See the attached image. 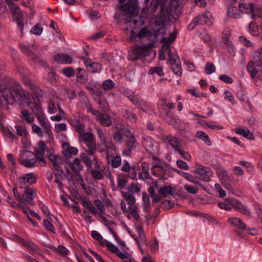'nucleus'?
Wrapping results in <instances>:
<instances>
[{
    "instance_id": "72a5a7b5",
    "label": "nucleus",
    "mask_w": 262,
    "mask_h": 262,
    "mask_svg": "<svg viewBox=\"0 0 262 262\" xmlns=\"http://www.w3.org/2000/svg\"><path fill=\"white\" fill-rule=\"evenodd\" d=\"M55 61L59 63H71L72 58L69 55L63 54H59L54 57Z\"/></svg>"
},
{
    "instance_id": "de8ad7c7",
    "label": "nucleus",
    "mask_w": 262,
    "mask_h": 262,
    "mask_svg": "<svg viewBox=\"0 0 262 262\" xmlns=\"http://www.w3.org/2000/svg\"><path fill=\"white\" fill-rule=\"evenodd\" d=\"M143 171L139 173V177L140 179L144 181L150 179V176L148 173V167L145 164L142 165Z\"/></svg>"
},
{
    "instance_id": "473e14b6",
    "label": "nucleus",
    "mask_w": 262,
    "mask_h": 262,
    "mask_svg": "<svg viewBox=\"0 0 262 262\" xmlns=\"http://www.w3.org/2000/svg\"><path fill=\"white\" fill-rule=\"evenodd\" d=\"M157 191L163 198H166L169 195H172L173 194V189L171 186L159 187Z\"/></svg>"
},
{
    "instance_id": "37998d69",
    "label": "nucleus",
    "mask_w": 262,
    "mask_h": 262,
    "mask_svg": "<svg viewBox=\"0 0 262 262\" xmlns=\"http://www.w3.org/2000/svg\"><path fill=\"white\" fill-rule=\"evenodd\" d=\"M108 163L110 164L111 166L114 168H117L121 164V158L119 156H116L113 157L110 155V162L107 161Z\"/></svg>"
},
{
    "instance_id": "09e8293b",
    "label": "nucleus",
    "mask_w": 262,
    "mask_h": 262,
    "mask_svg": "<svg viewBox=\"0 0 262 262\" xmlns=\"http://www.w3.org/2000/svg\"><path fill=\"white\" fill-rule=\"evenodd\" d=\"M196 137L204 141L207 145H210L211 144V142L210 141L208 136L204 132L202 131L198 132L196 134Z\"/></svg>"
},
{
    "instance_id": "ddd939ff",
    "label": "nucleus",
    "mask_w": 262,
    "mask_h": 262,
    "mask_svg": "<svg viewBox=\"0 0 262 262\" xmlns=\"http://www.w3.org/2000/svg\"><path fill=\"white\" fill-rule=\"evenodd\" d=\"M93 162H95L94 168L90 170L91 175L94 180H102L104 176L101 170V162L98 160L97 157L93 158Z\"/></svg>"
},
{
    "instance_id": "dca6fc26",
    "label": "nucleus",
    "mask_w": 262,
    "mask_h": 262,
    "mask_svg": "<svg viewBox=\"0 0 262 262\" xmlns=\"http://www.w3.org/2000/svg\"><path fill=\"white\" fill-rule=\"evenodd\" d=\"M127 212L128 213H126L125 215L128 219H133L137 222H140L141 221V219L139 214V208L137 205L129 206Z\"/></svg>"
},
{
    "instance_id": "2f4dec72",
    "label": "nucleus",
    "mask_w": 262,
    "mask_h": 262,
    "mask_svg": "<svg viewBox=\"0 0 262 262\" xmlns=\"http://www.w3.org/2000/svg\"><path fill=\"white\" fill-rule=\"evenodd\" d=\"M235 132L236 134H239L248 139H254L253 134L247 128L238 127L235 129Z\"/></svg>"
},
{
    "instance_id": "69168bd1",
    "label": "nucleus",
    "mask_w": 262,
    "mask_h": 262,
    "mask_svg": "<svg viewBox=\"0 0 262 262\" xmlns=\"http://www.w3.org/2000/svg\"><path fill=\"white\" fill-rule=\"evenodd\" d=\"M88 111L91 112L92 114L96 116V119L97 120H99L101 116L103 115L100 111L93 110L92 105L90 104H89L88 107Z\"/></svg>"
},
{
    "instance_id": "39448f33",
    "label": "nucleus",
    "mask_w": 262,
    "mask_h": 262,
    "mask_svg": "<svg viewBox=\"0 0 262 262\" xmlns=\"http://www.w3.org/2000/svg\"><path fill=\"white\" fill-rule=\"evenodd\" d=\"M18 161L26 167L32 168L35 166L37 159L34 153L29 150H23L20 154Z\"/></svg>"
},
{
    "instance_id": "774afa93",
    "label": "nucleus",
    "mask_w": 262,
    "mask_h": 262,
    "mask_svg": "<svg viewBox=\"0 0 262 262\" xmlns=\"http://www.w3.org/2000/svg\"><path fill=\"white\" fill-rule=\"evenodd\" d=\"M148 73L150 74L157 73L159 76H162L164 74L162 68L160 67L151 68Z\"/></svg>"
},
{
    "instance_id": "ea45409f",
    "label": "nucleus",
    "mask_w": 262,
    "mask_h": 262,
    "mask_svg": "<svg viewBox=\"0 0 262 262\" xmlns=\"http://www.w3.org/2000/svg\"><path fill=\"white\" fill-rule=\"evenodd\" d=\"M142 200L143 201V210L148 212L151 209L150 198L148 194L145 192L142 193Z\"/></svg>"
},
{
    "instance_id": "338daca9",
    "label": "nucleus",
    "mask_w": 262,
    "mask_h": 262,
    "mask_svg": "<svg viewBox=\"0 0 262 262\" xmlns=\"http://www.w3.org/2000/svg\"><path fill=\"white\" fill-rule=\"evenodd\" d=\"M8 201L12 206H13L14 207L20 208L21 209V210L23 211V212L24 213H26V209L25 207V206H24V205H23L22 204H19L16 203L15 202L12 201L11 200V199L10 198H8Z\"/></svg>"
},
{
    "instance_id": "4468645a",
    "label": "nucleus",
    "mask_w": 262,
    "mask_h": 262,
    "mask_svg": "<svg viewBox=\"0 0 262 262\" xmlns=\"http://www.w3.org/2000/svg\"><path fill=\"white\" fill-rule=\"evenodd\" d=\"M210 23V19L206 13L195 17L192 22L188 25V28L192 30L197 25L208 24Z\"/></svg>"
},
{
    "instance_id": "423d86ee",
    "label": "nucleus",
    "mask_w": 262,
    "mask_h": 262,
    "mask_svg": "<svg viewBox=\"0 0 262 262\" xmlns=\"http://www.w3.org/2000/svg\"><path fill=\"white\" fill-rule=\"evenodd\" d=\"M6 1L10 11L12 13V16L14 19L16 21L18 26L20 27L21 31L24 27V19L22 12L20 8L17 6L15 5L13 2L8 0Z\"/></svg>"
},
{
    "instance_id": "c9c22d12",
    "label": "nucleus",
    "mask_w": 262,
    "mask_h": 262,
    "mask_svg": "<svg viewBox=\"0 0 262 262\" xmlns=\"http://www.w3.org/2000/svg\"><path fill=\"white\" fill-rule=\"evenodd\" d=\"M97 96L94 97V99L99 104L100 108L104 111H106L108 107L107 103L102 99V94L101 92H97Z\"/></svg>"
},
{
    "instance_id": "9b49d317",
    "label": "nucleus",
    "mask_w": 262,
    "mask_h": 262,
    "mask_svg": "<svg viewBox=\"0 0 262 262\" xmlns=\"http://www.w3.org/2000/svg\"><path fill=\"white\" fill-rule=\"evenodd\" d=\"M121 171L126 173V175L133 180L137 179V168L133 165L131 166L126 160L123 161L121 167Z\"/></svg>"
},
{
    "instance_id": "864d4df0",
    "label": "nucleus",
    "mask_w": 262,
    "mask_h": 262,
    "mask_svg": "<svg viewBox=\"0 0 262 262\" xmlns=\"http://www.w3.org/2000/svg\"><path fill=\"white\" fill-rule=\"evenodd\" d=\"M123 116L125 118L132 122H135L137 121V115L128 110H125L124 111Z\"/></svg>"
},
{
    "instance_id": "a19ab883",
    "label": "nucleus",
    "mask_w": 262,
    "mask_h": 262,
    "mask_svg": "<svg viewBox=\"0 0 262 262\" xmlns=\"http://www.w3.org/2000/svg\"><path fill=\"white\" fill-rule=\"evenodd\" d=\"M198 175L199 178L204 181H209L210 180V171L204 168H201L198 171Z\"/></svg>"
},
{
    "instance_id": "7ed1b4c3",
    "label": "nucleus",
    "mask_w": 262,
    "mask_h": 262,
    "mask_svg": "<svg viewBox=\"0 0 262 262\" xmlns=\"http://www.w3.org/2000/svg\"><path fill=\"white\" fill-rule=\"evenodd\" d=\"M246 69L251 78L262 79V48L254 51L252 59L247 64Z\"/></svg>"
},
{
    "instance_id": "cd10ccee",
    "label": "nucleus",
    "mask_w": 262,
    "mask_h": 262,
    "mask_svg": "<svg viewBox=\"0 0 262 262\" xmlns=\"http://www.w3.org/2000/svg\"><path fill=\"white\" fill-rule=\"evenodd\" d=\"M237 6L239 8L241 14L242 13H251V16H252V11L255 6H253L251 3H241L237 4Z\"/></svg>"
},
{
    "instance_id": "4be33fe9",
    "label": "nucleus",
    "mask_w": 262,
    "mask_h": 262,
    "mask_svg": "<svg viewBox=\"0 0 262 262\" xmlns=\"http://www.w3.org/2000/svg\"><path fill=\"white\" fill-rule=\"evenodd\" d=\"M34 193L35 191L33 189L26 188L25 190L24 193L21 196L23 202L24 201L27 204L33 205V194Z\"/></svg>"
},
{
    "instance_id": "1a4fd4ad",
    "label": "nucleus",
    "mask_w": 262,
    "mask_h": 262,
    "mask_svg": "<svg viewBox=\"0 0 262 262\" xmlns=\"http://www.w3.org/2000/svg\"><path fill=\"white\" fill-rule=\"evenodd\" d=\"M225 202L232 205L236 210L242 213L247 216L251 215L250 211L238 200L232 198H228L225 199Z\"/></svg>"
},
{
    "instance_id": "c03bdc74",
    "label": "nucleus",
    "mask_w": 262,
    "mask_h": 262,
    "mask_svg": "<svg viewBox=\"0 0 262 262\" xmlns=\"http://www.w3.org/2000/svg\"><path fill=\"white\" fill-rule=\"evenodd\" d=\"M137 233L138 235L137 237V243L139 245V242L144 243L146 242V237L145 236L144 232L142 226H139L136 227Z\"/></svg>"
},
{
    "instance_id": "bf43d9fd",
    "label": "nucleus",
    "mask_w": 262,
    "mask_h": 262,
    "mask_svg": "<svg viewBox=\"0 0 262 262\" xmlns=\"http://www.w3.org/2000/svg\"><path fill=\"white\" fill-rule=\"evenodd\" d=\"M76 130L78 132L79 137L84 133V125L83 123H81L79 121H77V123L74 125Z\"/></svg>"
},
{
    "instance_id": "aec40b11",
    "label": "nucleus",
    "mask_w": 262,
    "mask_h": 262,
    "mask_svg": "<svg viewBox=\"0 0 262 262\" xmlns=\"http://www.w3.org/2000/svg\"><path fill=\"white\" fill-rule=\"evenodd\" d=\"M160 30H154V32L149 31L147 28L144 27L141 29L138 34V37L140 38L143 37H149L151 38L152 36L154 37V39L152 40V43H155L156 39L159 34Z\"/></svg>"
},
{
    "instance_id": "c85d7f7f",
    "label": "nucleus",
    "mask_w": 262,
    "mask_h": 262,
    "mask_svg": "<svg viewBox=\"0 0 262 262\" xmlns=\"http://www.w3.org/2000/svg\"><path fill=\"white\" fill-rule=\"evenodd\" d=\"M250 33L253 36H260L262 35V25L258 26L254 22H251L249 25Z\"/></svg>"
},
{
    "instance_id": "e2e57ef3",
    "label": "nucleus",
    "mask_w": 262,
    "mask_h": 262,
    "mask_svg": "<svg viewBox=\"0 0 262 262\" xmlns=\"http://www.w3.org/2000/svg\"><path fill=\"white\" fill-rule=\"evenodd\" d=\"M205 70L207 74H210L215 71V67L213 63L207 62L206 64Z\"/></svg>"
},
{
    "instance_id": "f8f14e48",
    "label": "nucleus",
    "mask_w": 262,
    "mask_h": 262,
    "mask_svg": "<svg viewBox=\"0 0 262 262\" xmlns=\"http://www.w3.org/2000/svg\"><path fill=\"white\" fill-rule=\"evenodd\" d=\"M154 47V43H150L146 46L137 47L133 50V53L135 55L134 60H137L142 56H147L149 55L150 50Z\"/></svg>"
},
{
    "instance_id": "4c0bfd02",
    "label": "nucleus",
    "mask_w": 262,
    "mask_h": 262,
    "mask_svg": "<svg viewBox=\"0 0 262 262\" xmlns=\"http://www.w3.org/2000/svg\"><path fill=\"white\" fill-rule=\"evenodd\" d=\"M102 144L104 145L106 151L107 152V161L110 162V155H111V154H112V151L115 150V145L112 141L107 140H104Z\"/></svg>"
},
{
    "instance_id": "49530a36",
    "label": "nucleus",
    "mask_w": 262,
    "mask_h": 262,
    "mask_svg": "<svg viewBox=\"0 0 262 262\" xmlns=\"http://www.w3.org/2000/svg\"><path fill=\"white\" fill-rule=\"evenodd\" d=\"M90 155H89L86 152L85 153H82L80 155V158L83 163L85 165L91 168L92 166V162L93 161V159L92 160L90 157Z\"/></svg>"
},
{
    "instance_id": "680f3d73",
    "label": "nucleus",
    "mask_w": 262,
    "mask_h": 262,
    "mask_svg": "<svg viewBox=\"0 0 262 262\" xmlns=\"http://www.w3.org/2000/svg\"><path fill=\"white\" fill-rule=\"evenodd\" d=\"M15 128L18 135L23 137L24 138L26 137L27 135V132L25 127L20 125H16Z\"/></svg>"
},
{
    "instance_id": "b1692460",
    "label": "nucleus",
    "mask_w": 262,
    "mask_h": 262,
    "mask_svg": "<svg viewBox=\"0 0 262 262\" xmlns=\"http://www.w3.org/2000/svg\"><path fill=\"white\" fill-rule=\"evenodd\" d=\"M86 148L85 151L89 155H91L94 158L97 157L96 156V152L97 150V146L95 140L84 143Z\"/></svg>"
},
{
    "instance_id": "f257e3e1",
    "label": "nucleus",
    "mask_w": 262,
    "mask_h": 262,
    "mask_svg": "<svg viewBox=\"0 0 262 262\" xmlns=\"http://www.w3.org/2000/svg\"><path fill=\"white\" fill-rule=\"evenodd\" d=\"M116 130L113 134L114 140L117 143L121 144L123 141V137H125L126 148L122 150V155L130 156L132 149L136 146L137 143L135 135L128 128L122 127H116Z\"/></svg>"
},
{
    "instance_id": "f704fd0d",
    "label": "nucleus",
    "mask_w": 262,
    "mask_h": 262,
    "mask_svg": "<svg viewBox=\"0 0 262 262\" xmlns=\"http://www.w3.org/2000/svg\"><path fill=\"white\" fill-rule=\"evenodd\" d=\"M70 168L75 174H77L83 168L81 163V161L78 158H76L72 162L70 163Z\"/></svg>"
},
{
    "instance_id": "58836bf2",
    "label": "nucleus",
    "mask_w": 262,
    "mask_h": 262,
    "mask_svg": "<svg viewBox=\"0 0 262 262\" xmlns=\"http://www.w3.org/2000/svg\"><path fill=\"white\" fill-rule=\"evenodd\" d=\"M45 152V151H42L39 149L35 150L34 155L36 156L37 161H38L40 165L41 166H45L46 165L44 158Z\"/></svg>"
},
{
    "instance_id": "f3484780",
    "label": "nucleus",
    "mask_w": 262,
    "mask_h": 262,
    "mask_svg": "<svg viewBox=\"0 0 262 262\" xmlns=\"http://www.w3.org/2000/svg\"><path fill=\"white\" fill-rule=\"evenodd\" d=\"M231 33V30L226 28L224 30L222 34V41L226 46L230 52L234 51V46L230 40Z\"/></svg>"
},
{
    "instance_id": "20e7f679",
    "label": "nucleus",
    "mask_w": 262,
    "mask_h": 262,
    "mask_svg": "<svg viewBox=\"0 0 262 262\" xmlns=\"http://www.w3.org/2000/svg\"><path fill=\"white\" fill-rule=\"evenodd\" d=\"M118 8L120 10L125 12L124 14L126 16L124 19L125 24L131 23L132 18L137 15L139 11L136 3L130 1H128L125 5L119 6Z\"/></svg>"
},
{
    "instance_id": "79ce46f5",
    "label": "nucleus",
    "mask_w": 262,
    "mask_h": 262,
    "mask_svg": "<svg viewBox=\"0 0 262 262\" xmlns=\"http://www.w3.org/2000/svg\"><path fill=\"white\" fill-rule=\"evenodd\" d=\"M122 195L127 202V203L129 205V206L137 205L136 204V199L132 193L129 192H123Z\"/></svg>"
},
{
    "instance_id": "4d7b16f0",
    "label": "nucleus",
    "mask_w": 262,
    "mask_h": 262,
    "mask_svg": "<svg viewBox=\"0 0 262 262\" xmlns=\"http://www.w3.org/2000/svg\"><path fill=\"white\" fill-rule=\"evenodd\" d=\"M138 107L139 109L142 110L144 112L147 113H151L152 112V109L151 107L145 101H144L143 100L140 103V104L138 105Z\"/></svg>"
},
{
    "instance_id": "393cba45",
    "label": "nucleus",
    "mask_w": 262,
    "mask_h": 262,
    "mask_svg": "<svg viewBox=\"0 0 262 262\" xmlns=\"http://www.w3.org/2000/svg\"><path fill=\"white\" fill-rule=\"evenodd\" d=\"M241 15L239 8L237 6V4H233L231 2V5L229 7L228 11V15L230 17L236 18Z\"/></svg>"
},
{
    "instance_id": "0e129e2a",
    "label": "nucleus",
    "mask_w": 262,
    "mask_h": 262,
    "mask_svg": "<svg viewBox=\"0 0 262 262\" xmlns=\"http://www.w3.org/2000/svg\"><path fill=\"white\" fill-rule=\"evenodd\" d=\"M103 246H106L111 252L115 254H116L119 251L118 248L116 246L108 242L107 241H106V243H104Z\"/></svg>"
},
{
    "instance_id": "2eb2a0df",
    "label": "nucleus",
    "mask_w": 262,
    "mask_h": 262,
    "mask_svg": "<svg viewBox=\"0 0 262 262\" xmlns=\"http://www.w3.org/2000/svg\"><path fill=\"white\" fill-rule=\"evenodd\" d=\"M16 99L17 97H15L11 94L9 95L3 94L2 96H0V109H8L7 105L13 104Z\"/></svg>"
},
{
    "instance_id": "e433bc0d",
    "label": "nucleus",
    "mask_w": 262,
    "mask_h": 262,
    "mask_svg": "<svg viewBox=\"0 0 262 262\" xmlns=\"http://www.w3.org/2000/svg\"><path fill=\"white\" fill-rule=\"evenodd\" d=\"M176 38V34L174 32H172L168 38L163 37L161 39V42L164 43L163 46V48H166L170 49L169 48V45L171 42H173Z\"/></svg>"
},
{
    "instance_id": "5701e85b",
    "label": "nucleus",
    "mask_w": 262,
    "mask_h": 262,
    "mask_svg": "<svg viewBox=\"0 0 262 262\" xmlns=\"http://www.w3.org/2000/svg\"><path fill=\"white\" fill-rule=\"evenodd\" d=\"M19 47L21 51L27 54L30 58V59L33 60L35 62L40 63L43 62L39 57H38L37 55H34V53L25 45L20 44Z\"/></svg>"
},
{
    "instance_id": "bb28decb",
    "label": "nucleus",
    "mask_w": 262,
    "mask_h": 262,
    "mask_svg": "<svg viewBox=\"0 0 262 262\" xmlns=\"http://www.w3.org/2000/svg\"><path fill=\"white\" fill-rule=\"evenodd\" d=\"M228 222L241 230H245L246 229V225L238 217H230L228 219Z\"/></svg>"
},
{
    "instance_id": "c756f323",
    "label": "nucleus",
    "mask_w": 262,
    "mask_h": 262,
    "mask_svg": "<svg viewBox=\"0 0 262 262\" xmlns=\"http://www.w3.org/2000/svg\"><path fill=\"white\" fill-rule=\"evenodd\" d=\"M38 120V121L40 123V125L43 127L45 132L47 134H50L51 133V127L49 122H47V119L45 116V115L42 114L41 115H40L36 117Z\"/></svg>"
},
{
    "instance_id": "8fccbe9b",
    "label": "nucleus",
    "mask_w": 262,
    "mask_h": 262,
    "mask_svg": "<svg viewBox=\"0 0 262 262\" xmlns=\"http://www.w3.org/2000/svg\"><path fill=\"white\" fill-rule=\"evenodd\" d=\"M99 121L101 125L105 126H109L112 124L111 119L107 114H103Z\"/></svg>"
},
{
    "instance_id": "6e6552de",
    "label": "nucleus",
    "mask_w": 262,
    "mask_h": 262,
    "mask_svg": "<svg viewBox=\"0 0 262 262\" xmlns=\"http://www.w3.org/2000/svg\"><path fill=\"white\" fill-rule=\"evenodd\" d=\"M48 158L52 163L53 168L56 171L63 173L61 166L63 164V160L58 155L51 150L48 151Z\"/></svg>"
},
{
    "instance_id": "052dcab7",
    "label": "nucleus",
    "mask_w": 262,
    "mask_h": 262,
    "mask_svg": "<svg viewBox=\"0 0 262 262\" xmlns=\"http://www.w3.org/2000/svg\"><path fill=\"white\" fill-rule=\"evenodd\" d=\"M88 80V75L85 71H83L81 73H78L77 81L81 83H85Z\"/></svg>"
},
{
    "instance_id": "0eeeda50",
    "label": "nucleus",
    "mask_w": 262,
    "mask_h": 262,
    "mask_svg": "<svg viewBox=\"0 0 262 262\" xmlns=\"http://www.w3.org/2000/svg\"><path fill=\"white\" fill-rule=\"evenodd\" d=\"M168 55L173 72L180 76L182 74V68L179 56L177 54H173L170 49H169Z\"/></svg>"
},
{
    "instance_id": "412c9836",
    "label": "nucleus",
    "mask_w": 262,
    "mask_h": 262,
    "mask_svg": "<svg viewBox=\"0 0 262 262\" xmlns=\"http://www.w3.org/2000/svg\"><path fill=\"white\" fill-rule=\"evenodd\" d=\"M36 178L33 173H29L25 174L19 179V184L20 188H23L26 184H32L35 182Z\"/></svg>"
},
{
    "instance_id": "a878e982",
    "label": "nucleus",
    "mask_w": 262,
    "mask_h": 262,
    "mask_svg": "<svg viewBox=\"0 0 262 262\" xmlns=\"http://www.w3.org/2000/svg\"><path fill=\"white\" fill-rule=\"evenodd\" d=\"M29 108L32 111L36 117L41 115L43 113L42 108L38 103V101H34V102H30L28 103Z\"/></svg>"
},
{
    "instance_id": "5fc2aeb1",
    "label": "nucleus",
    "mask_w": 262,
    "mask_h": 262,
    "mask_svg": "<svg viewBox=\"0 0 262 262\" xmlns=\"http://www.w3.org/2000/svg\"><path fill=\"white\" fill-rule=\"evenodd\" d=\"M102 69L101 65L98 62H92L88 68V71L91 73H94L99 72Z\"/></svg>"
},
{
    "instance_id": "7c9ffc66",
    "label": "nucleus",
    "mask_w": 262,
    "mask_h": 262,
    "mask_svg": "<svg viewBox=\"0 0 262 262\" xmlns=\"http://www.w3.org/2000/svg\"><path fill=\"white\" fill-rule=\"evenodd\" d=\"M24 83L26 87L33 93H34L37 95H39L40 94L41 92L40 90L31 79L29 78H25L24 80Z\"/></svg>"
},
{
    "instance_id": "3c124183",
    "label": "nucleus",
    "mask_w": 262,
    "mask_h": 262,
    "mask_svg": "<svg viewBox=\"0 0 262 262\" xmlns=\"http://www.w3.org/2000/svg\"><path fill=\"white\" fill-rule=\"evenodd\" d=\"M141 185L138 183H133L128 187V190L130 193H138L140 192Z\"/></svg>"
},
{
    "instance_id": "603ef678",
    "label": "nucleus",
    "mask_w": 262,
    "mask_h": 262,
    "mask_svg": "<svg viewBox=\"0 0 262 262\" xmlns=\"http://www.w3.org/2000/svg\"><path fill=\"white\" fill-rule=\"evenodd\" d=\"M79 140L82 141L84 143L93 141L95 139L94 135L92 133L88 132L84 133L79 137Z\"/></svg>"
},
{
    "instance_id": "9d476101",
    "label": "nucleus",
    "mask_w": 262,
    "mask_h": 262,
    "mask_svg": "<svg viewBox=\"0 0 262 262\" xmlns=\"http://www.w3.org/2000/svg\"><path fill=\"white\" fill-rule=\"evenodd\" d=\"M15 236L17 240H18L31 254L36 253L39 255H42V252L41 250L33 242L29 240L25 241L23 238L18 236L15 235Z\"/></svg>"
},
{
    "instance_id": "6e6d98bb",
    "label": "nucleus",
    "mask_w": 262,
    "mask_h": 262,
    "mask_svg": "<svg viewBox=\"0 0 262 262\" xmlns=\"http://www.w3.org/2000/svg\"><path fill=\"white\" fill-rule=\"evenodd\" d=\"M92 237L97 240L101 246H103L106 243V240L103 238L102 236L96 231H92L91 232Z\"/></svg>"
},
{
    "instance_id": "a18cd8bd",
    "label": "nucleus",
    "mask_w": 262,
    "mask_h": 262,
    "mask_svg": "<svg viewBox=\"0 0 262 262\" xmlns=\"http://www.w3.org/2000/svg\"><path fill=\"white\" fill-rule=\"evenodd\" d=\"M20 117L28 123H32L34 119L33 114L29 113V111L27 110H23L21 112Z\"/></svg>"
},
{
    "instance_id": "f03ea898",
    "label": "nucleus",
    "mask_w": 262,
    "mask_h": 262,
    "mask_svg": "<svg viewBox=\"0 0 262 262\" xmlns=\"http://www.w3.org/2000/svg\"><path fill=\"white\" fill-rule=\"evenodd\" d=\"M0 92L5 95L13 94L18 100L29 96L28 93L25 91L18 82L9 77L0 79Z\"/></svg>"
},
{
    "instance_id": "6ab92c4d",
    "label": "nucleus",
    "mask_w": 262,
    "mask_h": 262,
    "mask_svg": "<svg viewBox=\"0 0 262 262\" xmlns=\"http://www.w3.org/2000/svg\"><path fill=\"white\" fill-rule=\"evenodd\" d=\"M164 142L169 144L176 151L180 150L182 147L181 142H179L177 137L172 135L164 136L162 137Z\"/></svg>"
},
{
    "instance_id": "a211bd4d",
    "label": "nucleus",
    "mask_w": 262,
    "mask_h": 262,
    "mask_svg": "<svg viewBox=\"0 0 262 262\" xmlns=\"http://www.w3.org/2000/svg\"><path fill=\"white\" fill-rule=\"evenodd\" d=\"M63 148L62 154L67 159H70L73 156L77 155L78 149L74 147L71 146L69 143L64 142L62 144Z\"/></svg>"
},
{
    "instance_id": "13d9d810",
    "label": "nucleus",
    "mask_w": 262,
    "mask_h": 262,
    "mask_svg": "<svg viewBox=\"0 0 262 262\" xmlns=\"http://www.w3.org/2000/svg\"><path fill=\"white\" fill-rule=\"evenodd\" d=\"M114 86V82L112 80L107 79L103 81L102 88L105 91H108L113 89Z\"/></svg>"
}]
</instances>
